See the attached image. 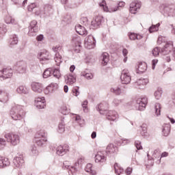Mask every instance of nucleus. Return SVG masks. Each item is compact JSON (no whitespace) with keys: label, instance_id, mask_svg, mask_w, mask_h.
Wrapping results in <instances>:
<instances>
[{"label":"nucleus","instance_id":"1","mask_svg":"<svg viewBox=\"0 0 175 175\" xmlns=\"http://www.w3.org/2000/svg\"><path fill=\"white\" fill-rule=\"evenodd\" d=\"M10 114L12 120L17 121V120H23L25 118L27 112L24 111L23 106L16 105L12 107Z\"/></svg>","mask_w":175,"mask_h":175},{"label":"nucleus","instance_id":"2","mask_svg":"<svg viewBox=\"0 0 175 175\" xmlns=\"http://www.w3.org/2000/svg\"><path fill=\"white\" fill-rule=\"evenodd\" d=\"M96 110L99 111L100 114H105L106 118L109 121H116L118 118V113L116 111H107L105 109V105L102 103L96 107Z\"/></svg>","mask_w":175,"mask_h":175},{"label":"nucleus","instance_id":"3","mask_svg":"<svg viewBox=\"0 0 175 175\" xmlns=\"http://www.w3.org/2000/svg\"><path fill=\"white\" fill-rule=\"evenodd\" d=\"M172 49L173 42H167L164 46V48H163L161 50L159 49V47H156L153 49V50L152 51V54L153 57H158L159 55V53H161L163 55H165L166 54H169V53L172 51Z\"/></svg>","mask_w":175,"mask_h":175},{"label":"nucleus","instance_id":"4","mask_svg":"<svg viewBox=\"0 0 175 175\" xmlns=\"http://www.w3.org/2000/svg\"><path fill=\"white\" fill-rule=\"evenodd\" d=\"M99 6L103 8L104 12H109V13H113V12H117V10L120 9V8H124V6H125V2L120 1L118 3V6L115 8L111 7L109 8L107 6H106V1L105 0H103L101 3H99Z\"/></svg>","mask_w":175,"mask_h":175},{"label":"nucleus","instance_id":"5","mask_svg":"<svg viewBox=\"0 0 175 175\" xmlns=\"http://www.w3.org/2000/svg\"><path fill=\"white\" fill-rule=\"evenodd\" d=\"M4 137L6 139L8 143H10L12 146H17L20 143V136L13 133H8L5 134Z\"/></svg>","mask_w":175,"mask_h":175},{"label":"nucleus","instance_id":"6","mask_svg":"<svg viewBox=\"0 0 175 175\" xmlns=\"http://www.w3.org/2000/svg\"><path fill=\"white\" fill-rule=\"evenodd\" d=\"M62 49V47L60 45H56L52 48L53 53H55L54 60L57 66H59V65H61V62H62V56L59 55V51H61Z\"/></svg>","mask_w":175,"mask_h":175},{"label":"nucleus","instance_id":"7","mask_svg":"<svg viewBox=\"0 0 175 175\" xmlns=\"http://www.w3.org/2000/svg\"><path fill=\"white\" fill-rule=\"evenodd\" d=\"M120 80L122 84H129L131 83L132 78L131 77V73L129 69L125 68L122 71Z\"/></svg>","mask_w":175,"mask_h":175},{"label":"nucleus","instance_id":"8","mask_svg":"<svg viewBox=\"0 0 175 175\" xmlns=\"http://www.w3.org/2000/svg\"><path fill=\"white\" fill-rule=\"evenodd\" d=\"M102 21H103V16L100 15L96 16L91 22L90 29H96V28H99L102 25Z\"/></svg>","mask_w":175,"mask_h":175},{"label":"nucleus","instance_id":"9","mask_svg":"<svg viewBox=\"0 0 175 175\" xmlns=\"http://www.w3.org/2000/svg\"><path fill=\"white\" fill-rule=\"evenodd\" d=\"M95 43H96V41H95L94 36L91 35L85 39V47L89 50H91V49H94L95 47Z\"/></svg>","mask_w":175,"mask_h":175},{"label":"nucleus","instance_id":"10","mask_svg":"<svg viewBox=\"0 0 175 175\" xmlns=\"http://www.w3.org/2000/svg\"><path fill=\"white\" fill-rule=\"evenodd\" d=\"M106 159V152L105 151H98L95 155L96 163H105Z\"/></svg>","mask_w":175,"mask_h":175},{"label":"nucleus","instance_id":"11","mask_svg":"<svg viewBox=\"0 0 175 175\" xmlns=\"http://www.w3.org/2000/svg\"><path fill=\"white\" fill-rule=\"evenodd\" d=\"M38 58L41 64H46L50 59V53L46 50H43L38 53Z\"/></svg>","mask_w":175,"mask_h":175},{"label":"nucleus","instance_id":"12","mask_svg":"<svg viewBox=\"0 0 175 175\" xmlns=\"http://www.w3.org/2000/svg\"><path fill=\"white\" fill-rule=\"evenodd\" d=\"M13 76V70L12 68H4L0 71V77L3 80L10 79Z\"/></svg>","mask_w":175,"mask_h":175},{"label":"nucleus","instance_id":"13","mask_svg":"<svg viewBox=\"0 0 175 175\" xmlns=\"http://www.w3.org/2000/svg\"><path fill=\"white\" fill-rule=\"evenodd\" d=\"M38 21H32L30 23V25L29 27V36H35V33L38 32Z\"/></svg>","mask_w":175,"mask_h":175},{"label":"nucleus","instance_id":"14","mask_svg":"<svg viewBox=\"0 0 175 175\" xmlns=\"http://www.w3.org/2000/svg\"><path fill=\"white\" fill-rule=\"evenodd\" d=\"M68 152H69V145L68 144H64V146L60 145L56 148V154L60 155V157L65 155Z\"/></svg>","mask_w":175,"mask_h":175},{"label":"nucleus","instance_id":"15","mask_svg":"<svg viewBox=\"0 0 175 175\" xmlns=\"http://www.w3.org/2000/svg\"><path fill=\"white\" fill-rule=\"evenodd\" d=\"M14 166L18 169L23 166L24 163V156L19 154L14 158L13 160Z\"/></svg>","mask_w":175,"mask_h":175},{"label":"nucleus","instance_id":"16","mask_svg":"<svg viewBox=\"0 0 175 175\" xmlns=\"http://www.w3.org/2000/svg\"><path fill=\"white\" fill-rule=\"evenodd\" d=\"M147 102L148 100L146 97L137 98L136 100V106L138 107V110H140L141 111L144 110V109H146V105H147Z\"/></svg>","mask_w":175,"mask_h":175},{"label":"nucleus","instance_id":"17","mask_svg":"<svg viewBox=\"0 0 175 175\" xmlns=\"http://www.w3.org/2000/svg\"><path fill=\"white\" fill-rule=\"evenodd\" d=\"M16 66H18L17 72L23 75L27 71V62L24 60L19 61L16 63Z\"/></svg>","mask_w":175,"mask_h":175},{"label":"nucleus","instance_id":"18","mask_svg":"<svg viewBox=\"0 0 175 175\" xmlns=\"http://www.w3.org/2000/svg\"><path fill=\"white\" fill-rule=\"evenodd\" d=\"M148 79L147 78H141L139 79H137V81L135 83L134 85L135 87H136V88L142 90L144 88V85H147V84H148Z\"/></svg>","mask_w":175,"mask_h":175},{"label":"nucleus","instance_id":"19","mask_svg":"<svg viewBox=\"0 0 175 175\" xmlns=\"http://www.w3.org/2000/svg\"><path fill=\"white\" fill-rule=\"evenodd\" d=\"M35 106L37 109H44L46 107V99H44V97L36 98Z\"/></svg>","mask_w":175,"mask_h":175},{"label":"nucleus","instance_id":"20","mask_svg":"<svg viewBox=\"0 0 175 175\" xmlns=\"http://www.w3.org/2000/svg\"><path fill=\"white\" fill-rule=\"evenodd\" d=\"M142 7V3L139 1H133L130 4V12L133 14H136V12H137V10L140 9Z\"/></svg>","mask_w":175,"mask_h":175},{"label":"nucleus","instance_id":"21","mask_svg":"<svg viewBox=\"0 0 175 175\" xmlns=\"http://www.w3.org/2000/svg\"><path fill=\"white\" fill-rule=\"evenodd\" d=\"M31 89L33 92L42 94V92H43V85L40 83L33 82L31 84Z\"/></svg>","mask_w":175,"mask_h":175},{"label":"nucleus","instance_id":"22","mask_svg":"<svg viewBox=\"0 0 175 175\" xmlns=\"http://www.w3.org/2000/svg\"><path fill=\"white\" fill-rule=\"evenodd\" d=\"M52 6L46 4L44 5V10H42V9H40L39 7L36 8V11L35 12V15L36 16H40L42 14H46V12H50V10H51L52 9Z\"/></svg>","mask_w":175,"mask_h":175},{"label":"nucleus","instance_id":"23","mask_svg":"<svg viewBox=\"0 0 175 175\" xmlns=\"http://www.w3.org/2000/svg\"><path fill=\"white\" fill-rule=\"evenodd\" d=\"M57 87H58V85L57 83H51L44 90V94L50 95V94H53V92L55 91Z\"/></svg>","mask_w":175,"mask_h":175},{"label":"nucleus","instance_id":"24","mask_svg":"<svg viewBox=\"0 0 175 175\" xmlns=\"http://www.w3.org/2000/svg\"><path fill=\"white\" fill-rule=\"evenodd\" d=\"M152 159L157 165H159L161 163V150L159 149L155 150L152 153Z\"/></svg>","mask_w":175,"mask_h":175},{"label":"nucleus","instance_id":"25","mask_svg":"<svg viewBox=\"0 0 175 175\" xmlns=\"http://www.w3.org/2000/svg\"><path fill=\"white\" fill-rule=\"evenodd\" d=\"M83 163V159L79 158L77 161L75 163L74 165H71V168H70V172L71 173H76L79 170V167H80V165Z\"/></svg>","mask_w":175,"mask_h":175},{"label":"nucleus","instance_id":"26","mask_svg":"<svg viewBox=\"0 0 175 175\" xmlns=\"http://www.w3.org/2000/svg\"><path fill=\"white\" fill-rule=\"evenodd\" d=\"M9 100V92L0 90V102L6 103Z\"/></svg>","mask_w":175,"mask_h":175},{"label":"nucleus","instance_id":"27","mask_svg":"<svg viewBox=\"0 0 175 175\" xmlns=\"http://www.w3.org/2000/svg\"><path fill=\"white\" fill-rule=\"evenodd\" d=\"M136 69L137 73H144L147 70V64L146 62H139Z\"/></svg>","mask_w":175,"mask_h":175},{"label":"nucleus","instance_id":"28","mask_svg":"<svg viewBox=\"0 0 175 175\" xmlns=\"http://www.w3.org/2000/svg\"><path fill=\"white\" fill-rule=\"evenodd\" d=\"M100 61L103 66H106V65H107V64L109 63V53H102L100 57Z\"/></svg>","mask_w":175,"mask_h":175},{"label":"nucleus","instance_id":"29","mask_svg":"<svg viewBox=\"0 0 175 175\" xmlns=\"http://www.w3.org/2000/svg\"><path fill=\"white\" fill-rule=\"evenodd\" d=\"M7 166H10L9 159L0 156V169L7 167Z\"/></svg>","mask_w":175,"mask_h":175},{"label":"nucleus","instance_id":"30","mask_svg":"<svg viewBox=\"0 0 175 175\" xmlns=\"http://www.w3.org/2000/svg\"><path fill=\"white\" fill-rule=\"evenodd\" d=\"M76 32L79 33V35L84 36L87 35L88 33L85 29V27L81 26V25H77L75 26Z\"/></svg>","mask_w":175,"mask_h":175},{"label":"nucleus","instance_id":"31","mask_svg":"<svg viewBox=\"0 0 175 175\" xmlns=\"http://www.w3.org/2000/svg\"><path fill=\"white\" fill-rule=\"evenodd\" d=\"M66 83L68 84V85H72V84H75L76 81V77L72 74L67 75L65 80Z\"/></svg>","mask_w":175,"mask_h":175},{"label":"nucleus","instance_id":"32","mask_svg":"<svg viewBox=\"0 0 175 175\" xmlns=\"http://www.w3.org/2000/svg\"><path fill=\"white\" fill-rule=\"evenodd\" d=\"M16 92L18 94H24L27 95V94H29V89L24 85H20L16 88Z\"/></svg>","mask_w":175,"mask_h":175},{"label":"nucleus","instance_id":"33","mask_svg":"<svg viewBox=\"0 0 175 175\" xmlns=\"http://www.w3.org/2000/svg\"><path fill=\"white\" fill-rule=\"evenodd\" d=\"M34 142L38 147H43L46 143H47V139L44 138H34Z\"/></svg>","mask_w":175,"mask_h":175},{"label":"nucleus","instance_id":"34","mask_svg":"<svg viewBox=\"0 0 175 175\" xmlns=\"http://www.w3.org/2000/svg\"><path fill=\"white\" fill-rule=\"evenodd\" d=\"M35 137L38 139H47V133L44 130H40L36 133Z\"/></svg>","mask_w":175,"mask_h":175},{"label":"nucleus","instance_id":"35","mask_svg":"<svg viewBox=\"0 0 175 175\" xmlns=\"http://www.w3.org/2000/svg\"><path fill=\"white\" fill-rule=\"evenodd\" d=\"M117 151V146H114L113 144H110L107 147V152L110 154H114Z\"/></svg>","mask_w":175,"mask_h":175},{"label":"nucleus","instance_id":"36","mask_svg":"<svg viewBox=\"0 0 175 175\" xmlns=\"http://www.w3.org/2000/svg\"><path fill=\"white\" fill-rule=\"evenodd\" d=\"M139 131H140V134L142 135V136H143L144 137H146V136H147V124H143L139 127Z\"/></svg>","mask_w":175,"mask_h":175},{"label":"nucleus","instance_id":"37","mask_svg":"<svg viewBox=\"0 0 175 175\" xmlns=\"http://www.w3.org/2000/svg\"><path fill=\"white\" fill-rule=\"evenodd\" d=\"M85 170V172L90 173L92 175H96V171L92 170V164L91 163L87 164Z\"/></svg>","mask_w":175,"mask_h":175},{"label":"nucleus","instance_id":"38","mask_svg":"<svg viewBox=\"0 0 175 175\" xmlns=\"http://www.w3.org/2000/svg\"><path fill=\"white\" fill-rule=\"evenodd\" d=\"M75 121L81 126H84V125L85 124V120H84V119H82L81 116H80L79 115H77L75 116Z\"/></svg>","mask_w":175,"mask_h":175},{"label":"nucleus","instance_id":"39","mask_svg":"<svg viewBox=\"0 0 175 175\" xmlns=\"http://www.w3.org/2000/svg\"><path fill=\"white\" fill-rule=\"evenodd\" d=\"M18 43V37L17 35L14 34L12 36L10 40V46H14Z\"/></svg>","mask_w":175,"mask_h":175},{"label":"nucleus","instance_id":"40","mask_svg":"<svg viewBox=\"0 0 175 175\" xmlns=\"http://www.w3.org/2000/svg\"><path fill=\"white\" fill-rule=\"evenodd\" d=\"M162 133L164 136H168L169 133H170V126L169 124L163 126Z\"/></svg>","mask_w":175,"mask_h":175},{"label":"nucleus","instance_id":"41","mask_svg":"<svg viewBox=\"0 0 175 175\" xmlns=\"http://www.w3.org/2000/svg\"><path fill=\"white\" fill-rule=\"evenodd\" d=\"M51 75H53V68H46L43 73V77L44 79H47L49 77H50V76H51Z\"/></svg>","mask_w":175,"mask_h":175},{"label":"nucleus","instance_id":"42","mask_svg":"<svg viewBox=\"0 0 175 175\" xmlns=\"http://www.w3.org/2000/svg\"><path fill=\"white\" fill-rule=\"evenodd\" d=\"M5 22L6 24H12L16 25L17 24V22H16V20L14 18H12L10 16H7L5 18Z\"/></svg>","mask_w":175,"mask_h":175},{"label":"nucleus","instance_id":"43","mask_svg":"<svg viewBox=\"0 0 175 175\" xmlns=\"http://www.w3.org/2000/svg\"><path fill=\"white\" fill-rule=\"evenodd\" d=\"M114 170H115V173L116 174L120 175V173H122L124 172V169L121 167L118 163H115L113 165Z\"/></svg>","mask_w":175,"mask_h":175},{"label":"nucleus","instance_id":"44","mask_svg":"<svg viewBox=\"0 0 175 175\" xmlns=\"http://www.w3.org/2000/svg\"><path fill=\"white\" fill-rule=\"evenodd\" d=\"M58 132L59 133H64L65 132V122L63 120H62L59 124Z\"/></svg>","mask_w":175,"mask_h":175},{"label":"nucleus","instance_id":"45","mask_svg":"<svg viewBox=\"0 0 175 175\" xmlns=\"http://www.w3.org/2000/svg\"><path fill=\"white\" fill-rule=\"evenodd\" d=\"M81 38L77 35L72 37V43L75 44H81Z\"/></svg>","mask_w":175,"mask_h":175},{"label":"nucleus","instance_id":"46","mask_svg":"<svg viewBox=\"0 0 175 175\" xmlns=\"http://www.w3.org/2000/svg\"><path fill=\"white\" fill-rule=\"evenodd\" d=\"M81 76H83V77H85L88 80H91V79H94V75L91 72H82L81 73Z\"/></svg>","mask_w":175,"mask_h":175},{"label":"nucleus","instance_id":"47","mask_svg":"<svg viewBox=\"0 0 175 175\" xmlns=\"http://www.w3.org/2000/svg\"><path fill=\"white\" fill-rule=\"evenodd\" d=\"M160 25H161V23H157V25H152L149 28V32H150V33L152 32H156V31H158V29H159Z\"/></svg>","mask_w":175,"mask_h":175},{"label":"nucleus","instance_id":"48","mask_svg":"<svg viewBox=\"0 0 175 175\" xmlns=\"http://www.w3.org/2000/svg\"><path fill=\"white\" fill-rule=\"evenodd\" d=\"M38 8H39V4L36 3H33L28 5L27 10L28 12H33V9H38Z\"/></svg>","mask_w":175,"mask_h":175},{"label":"nucleus","instance_id":"49","mask_svg":"<svg viewBox=\"0 0 175 175\" xmlns=\"http://www.w3.org/2000/svg\"><path fill=\"white\" fill-rule=\"evenodd\" d=\"M154 110H155V114L157 116H161V104L160 103H156L154 105Z\"/></svg>","mask_w":175,"mask_h":175},{"label":"nucleus","instance_id":"50","mask_svg":"<svg viewBox=\"0 0 175 175\" xmlns=\"http://www.w3.org/2000/svg\"><path fill=\"white\" fill-rule=\"evenodd\" d=\"M111 92H113V94H115V95H121V88L118 87L111 88Z\"/></svg>","mask_w":175,"mask_h":175},{"label":"nucleus","instance_id":"51","mask_svg":"<svg viewBox=\"0 0 175 175\" xmlns=\"http://www.w3.org/2000/svg\"><path fill=\"white\" fill-rule=\"evenodd\" d=\"M52 75L56 78L59 79L61 77V72H59V70L55 68L53 70H52Z\"/></svg>","mask_w":175,"mask_h":175},{"label":"nucleus","instance_id":"52","mask_svg":"<svg viewBox=\"0 0 175 175\" xmlns=\"http://www.w3.org/2000/svg\"><path fill=\"white\" fill-rule=\"evenodd\" d=\"M162 96V89H158L155 92H154V97L156 99L159 100L161 99V97Z\"/></svg>","mask_w":175,"mask_h":175},{"label":"nucleus","instance_id":"53","mask_svg":"<svg viewBox=\"0 0 175 175\" xmlns=\"http://www.w3.org/2000/svg\"><path fill=\"white\" fill-rule=\"evenodd\" d=\"M30 154L31 155H38V148H36V146H31L30 148Z\"/></svg>","mask_w":175,"mask_h":175},{"label":"nucleus","instance_id":"54","mask_svg":"<svg viewBox=\"0 0 175 175\" xmlns=\"http://www.w3.org/2000/svg\"><path fill=\"white\" fill-rule=\"evenodd\" d=\"M129 38L131 40H136V39L139 40V39H142V36H137V34L133 33H131V35L129 36Z\"/></svg>","mask_w":175,"mask_h":175},{"label":"nucleus","instance_id":"55","mask_svg":"<svg viewBox=\"0 0 175 175\" xmlns=\"http://www.w3.org/2000/svg\"><path fill=\"white\" fill-rule=\"evenodd\" d=\"M88 101L87 100H84L82 103V107L83 109L84 113H88Z\"/></svg>","mask_w":175,"mask_h":175},{"label":"nucleus","instance_id":"56","mask_svg":"<svg viewBox=\"0 0 175 175\" xmlns=\"http://www.w3.org/2000/svg\"><path fill=\"white\" fill-rule=\"evenodd\" d=\"M8 32V29L6 28V25H0V33L1 35H5Z\"/></svg>","mask_w":175,"mask_h":175},{"label":"nucleus","instance_id":"57","mask_svg":"<svg viewBox=\"0 0 175 175\" xmlns=\"http://www.w3.org/2000/svg\"><path fill=\"white\" fill-rule=\"evenodd\" d=\"M79 88L77 86H75L73 89H72V94L73 95H75V96H79L80 95V92L79 91Z\"/></svg>","mask_w":175,"mask_h":175},{"label":"nucleus","instance_id":"58","mask_svg":"<svg viewBox=\"0 0 175 175\" xmlns=\"http://www.w3.org/2000/svg\"><path fill=\"white\" fill-rule=\"evenodd\" d=\"M72 166L70 165V163L69 161H64L63 163V169H68L70 170Z\"/></svg>","mask_w":175,"mask_h":175},{"label":"nucleus","instance_id":"59","mask_svg":"<svg viewBox=\"0 0 175 175\" xmlns=\"http://www.w3.org/2000/svg\"><path fill=\"white\" fill-rule=\"evenodd\" d=\"M81 44H75L74 51L75 53H80V51H81Z\"/></svg>","mask_w":175,"mask_h":175},{"label":"nucleus","instance_id":"60","mask_svg":"<svg viewBox=\"0 0 175 175\" xmlns=\"http://www.w3.org/2000/svg\"><path fill=\"white\" fill-rule=\"evenodd\" d=\"M122 103V100H118L117 98H115V99H113V100L112 102V105L117 107Z\"/></svg>","mask_w":175,"mask_h":175},{"label":"nucleus","instance_id":"61","mask_svg":"<svg viewBox=\"0 0 175 175\" xmlns=\"http://www.w3.org/2000/svg\"><path fill=\"white\" fill-rule=\"evenodd\" d=\"M135 146L137 150H142L143 148L142 146V142H140V141H135Z\"/></svg>","mask_w":175,"mask_h":175},{"label":"nucleus","instance_id":"62","mask_svg":"<svg viewBox=\"0 0 175 175\" xmlns=\"http://www.w3.org/2000/svg\"><path fill=\"white\" fill-rule=\"evenodd\" d=\"M81 22V24H83L85 27L88 25V18L85 17L82 18Z\"/></svg>","mask_w":175,"mask_h":175},{"label":"nucleus","instance_id":"63","mask_svg":"<svg viewBox=\"0 0 175 175\" xmlns=\"http://www.w3.org/2000/svg\"><path fill=\"white\" fill-rule=\"evenodd\" d=\"M61 111L62 114H64V116H66V114H68V107H66V106H63L61 108Z\"/></svg>","mask_w":175,"mask_h":175},{"label":"nucleus","instance_id":"64","mask_svg":"<svg viewBox=\"0 0 175 175\" xmlns=\"http://www.w3.org/2000/svg\"><path fill=\"white\" fill-rule=\"evenodd\" d=\"M5 146H6V140H5V139H3V138L0 137V147L3 148V147H5Z\"/></svg>","mask_w":175,"mask_h":175}]
</instances>
